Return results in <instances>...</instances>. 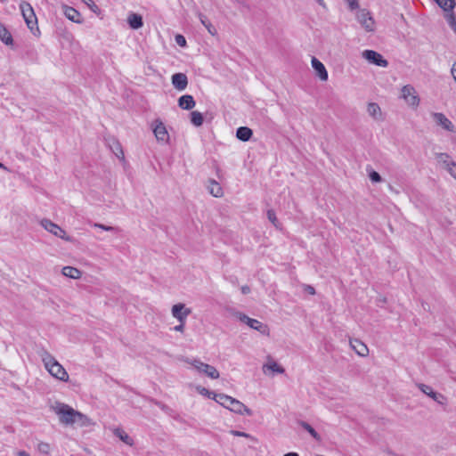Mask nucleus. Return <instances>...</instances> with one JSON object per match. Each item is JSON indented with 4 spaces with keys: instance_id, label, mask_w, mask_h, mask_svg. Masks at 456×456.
<instances>
[{
    "instance_id": "nucleus-2",
    "label": "nucleus",
    "mask_w": 456,
    "mask_h": 456,
    "mask_svg": "<svg viewBox=\"0 0 456 456\" xmlns=\"http://www.w3.org/2000/svg\"><path fill=\"white\" fill-rule=\"evenodd\" d=\"M45 368L55 379L67 382L69 380V374L62 365L45 349L42 348L38 351Z\"/></svg>"
},
{
    "instance_id": "nucleus-32",
    "label": "nucleus",
    "mask_w": 456,
    "mask_h": 456,
    "mask_svg": "<svg viewBox=\"0 0 456 456\" xmlns=\"http://www.w3.org/2000/svg\"><path fill=\"white\" fill-rule=\"evenodd\" d=\"M110 149L118 159H124V152L121 144L118 141L113 140Z\"/></svg>"
},
{
    "instance_id": "nucleus-14",
    "label": "nucleus",
    "mask_w": 456,
    "mask_h": 456,
    "mask_svg": "<svg viewBox=\"0 0 456 456\" xmlns=\"http://www.w3.org/2000/svg\"><path fill=\"white\" fill-rule=\"evenodd\" d=\"M418 387L422 393L432 398L436 403L440 404L444 403L445 397L443 395L433 391V389L429 386L425 384H419Z\"/></svg>"
},
{
    "instance_id": "nucleus-53",
    "label": "nucleus",
    "mask_w": 456,
    "mask_h": 456,
    "mask_svg": "<svg viewBox=\"0 0 456 456\" xmlns=\"http://www.w3.org/2000/svg\"><path fill=\"white\" fill-rule=\"evenodd\" d=\"M5 0H0V2H4Z\"/></svg>"
},
{
    "instance_id": "nucleus-33",
    "label": "nucleus",
    "mask_w": 456,
    "mask_h": 456,
    "mask_svg": "<svg viewBox=\"0 0 456 456\" xmlns=\"http://www.w3.org/2000/svg\"><path fill=\"white\" fill-rule=\"evenodd\" d=\"M199 18H200V22L203 24V26L208 29V31L211 34V35H215L216 34V28H214V26L208 21V18L200 13L199 14Z\"/></svg>"
},
{
    "instance_id": "nucleus-42",
    "label": "nucleus",
    "mask_w": 456,
    "mask_h": 456,
    "mask_svg": "<svg viewBox=\"0 0 456 456\" xmlns=\"http://www.w3.org/2000/svg\"><path fill=\"white\" fill-rule=\"evenodd\" d=\"M175 41L180 46L186 45V40H185L184 37H183L182 35H177L175 37Z\"/></svg>"
},
{
    "instance_id": "nucleus-38",
    "label": "nucleus",
    "mask_w": 456,
    "mask_h": 456,
    "mask_svg": "<svg viewBox=\"0 0 456 456\" xmlns=\"http://www.w3.org/2000/svg\"><path fill=\"white\" fill-rule=\"evenodd\" d=\"M37 448H38L39 452H41L42 453L47 454L50 452V445L47 443H44V442L39 443L37 445Z\"/></svg>"
},
{
    "instance_id": "nucleus-9",
    "label": "nucleus",
    "mask_w": 456,
    "mask_h": 456,
    "mask_svg": "<svg viewBox=\"0 0 456 456\" xmlns=\"http://www.w3.org/2000/svg\"><path fill=\"white\" fill-rule=\"evenodd\" d=\"M362 56L370 63L375 64L379 67L386 68L388 65V61L383 58V56L373 50H364Z\"/></svg>"
},
{
    "instance_id": "nucleus-44",
    "label": "nucleus",
    "mask_w": 456,
    "mask_h": 456,
    "mask_svg": "<svg viewBox=\"0 0 456 456\" xmlns=\"http://www.w3.org/2000/svg\"><path fill=\"white\" fill-rule=\"evenodd\" d=\"M304 290H305L306 293L310 294V295H314V294H315V289H314V288L313 286H311V285H305V286Z\"/></svg>"
},
{
    "instance_id": "nucleus-24",
    "label": "nucleus",
    "mask_w": 456,
    "mask_h": 456,
    "mask_svg": "<svg viewBox=\"0 0 456 456\" xmlns=\"http://www.w3.org/2000/svg\"><path fill=\"white\" fill-rule=\"evenodd\" d=\"M62 274L71 279H79L82 275V272L73 266H65L62 268Z\"/></svg>"
},
{
    "instance_id": "nucleus-36",
    "label": "nucleus",
    "mask_w": 456,
    "mask_h": 456,
    "mask_svg": "<svg viewBox=\"0 0 456 456\" xmlns=\"http://www.w3.org/2000/svg\"><path fill=\"white\" fill-rule=\"evenodd\" d=\"M267 217L269 219V221L275 226V227H279V222H278V219L276 217V215H275V212L273 210V209H269L267 211Z\"/></svg>"
},
{
    "instance_id": "nucleus-52",
    "label": "nucleus",
    "mask_w": 456,
    "mask_h": 456,
    "mask_svg": "<svg viewBox=\"0 0 456 456\" xmlns=\"http://www.w3.org/2000/svg\"><path fill=\"white\" fill-rule=\"evenodd\" d=\"M0 167H2V168H5V167H4V165H3L1 162H0Z\"/></svg>"
},
{
    "instance_id": "nucleus-12",
    "label": "nucleus",
    "mask_w": 456,
    "mask_h": 456,
    "mask_svg": "<svg viewBox=\"0 0 456 456\" xmlns=\"http://www.w3.org/2000/svg\"><path fill=\"white\" fill-rule=\"evenodd\" d=\"M226 409L230 410L231 411L240 414V415H246V416H252L253 411L247 407L244 403H242L240 401L232 397V399L229 401L228 405L226 406Z\"/></svg>"
},
{
    "instance_id": "nucleus-11",
    "label": "nucleus",
    "mask_w": 456,
    "mask_h": 456,
    "mask_svg": "<svg viewBox=\"0 0 456 456\" xmlns=\"http://www.w3.org/2000/svg\"><path fill=\"white\" fill-rule=\"evenodd\" d=\"M153 134L158 142L168 143L169 134L164 123L156 119L153 123Z\"/></svg>"
},
{
    "instance_id": "nucleus-47",
    "label": "nucleus",
    "mask_w": 456,
    "mask_h": 456,
    "mask_svg": "<svg viewBox=\"0 0 456 456\" xmlns=\"http://www.w3.org/2000/svg\"><path fill=\"white\" fill-rule=\"evenodd\" d=\"M241 292L243 294H248L250 292V288L248 286H242Z\"/></svg>"
},
{
    "instance_id": "nucleus-26",
    "label": "nucleus",
    "mask_w": 456,
    "mask_h": 456,
    "mask_svg": "<svg viewBox=\"0 0 456 456\" xmlns=\"http://www.w3.org/2000/svg\"><path fill=\"white\" fill-rule=\"evenodd\" d=\"M113 434L125 444L130 446L134 444V440L132 439V437H130L123 429L115 428Z\"/></svg>"
},
{
    "instance_id": "nucleus-51",
    "label": "nucleus",
    "mask_w": 456,
    "mask_h": 456,
    "mask_svg": "<svg viewBox=\"0 0 456 456\" xmlns=\"http://www.w3.org/2000/svg\"><path fill=\"white\" fill-rule=\"evenodd\" d=\"M440 156H441L442 158H445V159H448V158H449V156H448L447 154H444V153H442Z\"/></svg>"
},
{
    "instance_id": "nucleus-22",
    "label": "nucleus",
    "mask_w": 456,
    "mask_h": 456,
    "mask_svg": "<svg viewBox=\"0 0 456 456\" xmlns=\"http://www.w3.org/2000/svg\"><path fill=\"white\" fill-rule=\"evenodd\" d=\"M127 22L131 28L138 29L143 26L142 17L138 13L132 12L127 17Z\"/></svg>"
},
{
    "instance_id": "nucleus-39",
    "label": "nucleus",
    "mask_w": 456,
    "mask_h": 456,
    "mask_svg": "<svg viewBox=\"0 0 456 456\" xmlns=\"http://www.w3.org/2000/svg\"><path fill=\"white\" fill-rule=\"evenodd\" d=\"M85 4H86L89 9L91 11H93L94 12H96L99 8L98 6L94 4V2L93 0H81Z\"/></svg>"
},
{
    "instance_id": "nucleus-19",
    "label": "nucleus",
    "mask_w": 456,
    "mask_h": 456,
    "mask_svg": "<svg viewBox=\"0 0 456 456\" xmlns=\"http://www.w3.org/2000/svg\"><path fill=\"white\" fill-rule=\"evenodd\" d=\"M267 370H271L273 373L282 374L285 370L280 366L273 358L268 357L266 363L263 365V371L266 373Z\"/></svg>"
},
{
    "instance_id": "nucleus-35",
    "label": "nucleus",
    "mask_w": 456,
    "mask_h": 456,
    "mask_svg": "<svg viewBox=\"0 0 456 456\" xmlns=\"http://www.w3.org/2000/svg\"><path fill=\"white\" fill-rule=\"evenodd\" d=\"M444 163L449 174L456 179V162L444 160Z\"/></svg>"
},
{
    "instance_id": "nucleus-37",
    "label": "nucleus",
    "mask_w": 456,
    "mask_h": 456,
    "mask_svg": "<svg viewBox=\"0 0 456 456\" xmlns=\"http://www.w3.org/2000/svg\"><path fill=\"white\" fill-rule=\"evenodd\" d=\"M196 391L200 394L201 395H204V396H207L208 398H212L213 396V394H215L214 392H211L209 391L208 389L201 387V386H197L196 387Z\"/></svg>"
},
{
    "instance_id": "nucleus-5",
    "label": "nucleus",
    "mask_w": 456,
    "mask_h": 456,
    "mask_svg": "<svg viewBox=\"0 0 456 456\" xmlns=\"http://www.w3.org/2000/svg\"><path fill=\"white\" fill-rule=\"evenodd\" d=\"M401 93L402 98L410 107L416 109L419 105V97L412 86L406 85L403 86Z\"/></svg>"
},
{
    "instance_id": "nucleus-18",
    "label": "nucleus",
    "mask_w": 456,
    "mask_h": 456,
    "mask_svg": "<svg viewBox=\"0 0 456 456\" xmlns=\"http://www.w3.org/2000/svg\"><path fill=\"white\" fill-rule=\"evenodd\" d=\"M367 112L376 121H383L384 117L380 107L376 102H370L367 106Z\"/></svg>"
},
{
    "instance_id": "nucleus-29",
    "label": "nucleus",
    "mask_w": 456,
    "mask_h": 456,
    "mask_svg": "<svg viewBox=\"0 0 456 456\" xmlns=\"http://www.w3.org/2000/svg\"><path fill=\"white\" fill-rule=\"evenodd\" d=\"M212 399L215 400L217 403L225 407L228 405L229 401L232 399V396H229L224 394H213Z\"/></svg>"
},
{
    "instance_id": "nucleus-31",
    "label": "nucleus",
    "mask_w": 456,
    "mask_h": 456,
    "mask_svg": "<svg viewBox=\"0 0 456 456\" xmlns=\"http://www.w3.org/2000/svg\"><path fill=\"white\" fill-rule=\"evenodd\" d=\"M203 121L204 118L200 112L195 110L191 113V122L195 126H200L203 124Z\"/></svg>"
},
{
    "instance_id": "nucleus-43",
    "label": "nucleus",
    "mask_w": 456,
    "mask_h": 456,
    "mask_svg": "<svg viewBox=\"0 0 456 456\" xmlns=\"http://www.w3.org/2000/svg\"><path fill=\"white\" fill-rule=\"evenodd\" d=\"M231 434L234 436L250 437V435H248L245 432L237 431V430H232Z\"/></svg>"
},
{
    "instance_id": "nucleus-21",
    "label": "nucleus",
    "mask_w": 456,
    "mask_h": 456,
    "mask_svg": "<svg viewBox=\"0 0 456 456\" xmlns=\"http://www.w3.org/2000/svg\"><path fill=\"white\" fill-rule=\"evenodd\" d=\"M196 102L193 97L190 94H184L178 99V106L186 110H190L194 108Z\"/></svg>"
},
{
    "instance_id": "nucleus-34",
    "label": "nucleus",
    "mask_w": 456,
    "mask_h": 456,
    "mask_svg": "<svg viewBox=\"0 0 456 456\" xmlns=\"http://www.w3.org/2000/svg\"><path fill=\"white\" fill-rule=\"evenodd\" d=\"M92 226L94 227V228H98V229L106 231V232H120V229L118 227L109 226V225H105V224H99V223H94L92 224Z\"/></svg>"
},
{
    "instance_id": "nucleus-17",
    "label": "nucleus",
    "mask_w": 456,
    "mask_h": 456,
    "mask_svg": "<svg viewBox=\"0 0 456 456\" xmlns=\"http://www.w3.org/2000/svg\"><path fill=\"white\" fill-rule=\"evenodd\" d=\"M62 9H63V13L67 19H69V20H71L73 22L78 23V24L82 23L83 20H82L81 14L75 8L68 6V5H63Z\"/></svg>"
},
{
    "instance_id": "nucleus-1",
    "label": "nucleus",
    "mask_w": 456,
    "mask_h": 456,
    "mask_svg": "<svg viewBox=\"0 0 456 456\" xmlns=\"http://www.w3.org/2000/svg\"><path fill=\"white\" fill-rule=\"evenodd\" d=\"M53 411L59 417V420L65 426L77 425L80 428L90 427L93 420L80 411L74 410L71 406L63 403H55Z\"/></svg>"
},
{
    "instance_id": "nucleus-23",
    "label": "nucleus",
    "mask_w": 456,
    "mask_h": 456,
    "mask_svg": "<svg viewBox=\"0 0 456 456\" xmlns=\"http://www.w3.org/2000/svg\"><path fill=\"white\" fill-rule=\"evenodd\" d=\"M252 134V130L247 126H240L236 131L237 138L242 142H248L251 138Z\"/></svg>"
},
{
    "instance_id": "nucleus-15",
    "label": "nucleus",
    "mask_w": 456,
    "mask_h": 456,
    "mask_svg": "<svg viewBox=\"0 0 456 456\" xmlns=\"http://www.w3.org/2000/svg\"><path fill=\"white\" fill-rule=\"evenodd\" d=\"M312 67L316 72V75L319 77V78L322 81H327L328 80V71L325 68V66L322 64V61H320L317 58L313 57L312 58Z\"/></svg>"
},
{
    "instance_id": "nucleus-6",
    "label": "nucleus",
    "mask_w": 456,
    "mask_h": 456,
    "mask_svg": "<svg viewBox=\"0 0 456 456\" xmlns=\"http://www.w3.org/2000/svg\"><path fill=\"white\" fill-rule=\"evenodd\" d=\"M41 225L49 232L53 234L56 237H59L66 241H72V238L67 235L66 232L61 229L58 224L53 223L49 219H43L41 221Z\"/></svg>"
},
{
    "instance_id": "nucleus-7",
    "label": "nucleus",
    "mask_w": 456,
    "mask_h": 456,
    "mask_svg": "<svg viewBox=\"0 0 456 456\" xmlns=\"http://www.w3.org/2000/svg\"><path fill=\"white\" fill-rule=\"evenodd\" d=\"M191 364L200 372L203 373L210 379H216L219 378L218 370L212 365L204 363L200 360H193Z\"/></svg>"
},
{
    "instance_id": "nucleus-8",
    "label": "nucleus",
    "mask_w": 456,
    "mask_h": 456,
    "mask_svg": "<svg viewBox=\"0 0 456 456\" xmlns=\"http://www.w3.org/2000/svg\"><path fill=\"white\" fill-rule=\"evenodd\" d=\"M239 320L246 323L253 330L259 331L261 334L269 335V328L266 324L259 322L258 320L252 319L244 314H239Z\"/></svg>"
},
{
    "instance_id": "nucleus-45",
    "label": "nucleus",
    "mask_w": 456,
    "mask_h": 456,
    "mask_svg": "<svg viewBox=\"0 0 456 456\" xmlns=\"http://www.w3.org/2000/svg\"><path fill=\"white\" fill-rule=\"evenodd\" d=\"M185 323L186 322H179L178 325L174 327V330L178 331V332H183Z\"/></svg>"
},
{
    "instance_id": "nucleus-50",
    "label": "nucleus",
    "mask_w": 456,
    "mask_h": 456,
    "mask_svg": "<svg viewBox=\"0 0 456 456\" xmlns=\"http://www.w3.org/2000/svg\"><path fill=\"white\" fill-rule=\"evenodd\" d=\"M316 2H317L320 5H322V6H325V3H324V1H323V0H316Z\"/></svg>"
},
{
    "instance_id": "nucleus-46",
    "label": "nucleus",
    "mask_w": 456,
    "mask_h": 456,
    "mask_svg": "<svg viewBox=\"0 0 456 456\" xmlns=\"http://www.w3.org/2000/svg\"><path fill=\"white\" fill-rule=\"evenodd\" d=\"M452 75L454 78V81L456 82V62L453 63L452 69H451Z\"/></svg>"
},
{
    "instance_id": "nucleus-16",
    "label": "nucleus",
    "mask_w": 456,
    "mask_h": 456,
    "mask_svg": "<svg viewBox=\"0 0 456 456\" xmlns=\"http://www.w3.org/2000/svg\"><path fill=\"white\" fill-rule=\"evenodd\" d=\"M172 84L174 87L179 91H183L187 87L188 78L183 73H175L172 76Z\"/></svg>"
},
{
    "instance_id": "nucleus-13",
    "label": "nucleus",
    "mask_w": 456,
    "mask_h": 456,
    "mask_svg": "<svg viewBox=\"0 0 456 456\" xmlns=\"http://www.w3.org/2000/svg\"><path fill=\"white\" fill-rule=\"evenodd\" d=\"M432 117L438 126H441L444 129L452 132L454 130V126L451 122L449 118H446V116L440 112H435L432 114Z\"/></svg>"
},
{
    "instance_id": "nucleus-41",
    "label": "nucleus",
    "mask_w": 456,
    "mask_h": 456,
    "mask_svg": "<svg viewBox=\"0 0 456 456\" xmlns=\"http://www.w3.org/2000/svg\"><path fill=\"white\" fill-rule=\"evenodd\" d=\"M346 3L351 10H355L359 8L358 0H346Z\"/></svg>"
},
{
    "instance_id": "nucleus-10",
    "label": "nucleus",
    "mask_w": 456,
    "mask_h": 456,
    "mask_svg": "<svg viewBox=\"0 0 456 456\" xmlns=\"http://www.w3.org/2000/svg\"><path fill=\"white\" fill-rule=\"evenodd\" d=\"M171 314L178 322H186L188 316L191 314V309L186 307L183 303H178L172 306Z\"/></svg>"
},
{
    "instance_id": "nucleus-3",
    "label": "nucleus",
    "mask_w": 456,
    "mask_h": 456,
    "mask_svg": "<svg viewBox=\"0 0 456 456\" xmlns=\"http://www.w3.org/2000/svg\"><path fill=\"white\" fill-rule=\"evenodd\" d=\"M20 9L22 17H23L28 28L31 31V33L34 34L35 36H38L40 32H39L38 26H37V18L35 14L34 9L30 5V4H28L27 2H21L20 4Z\"/></svg>"
},
{
    "instance_id": "nucleus-49",
    "label": "nucleus",
    "mask_w": 456,
    "mask_h": 456,
    "mask_svg": "<svg viewBox=\"0 0 456 456\" xmlns=\"http://www.w3.org/2000/svg\"><path fill=\"white\" fill-rule=\"evenodd\" d=\"M283 456H299V454L297 452H288V453L284 454Z\"/></svg>"
},
{
    "instance_id": "nucleus-48",
    "label": "nucleus",
    "mask_w": 456,
    "mask_h": 456,
    "mask_svg": "<svg viewBox=\"0 0 456 456\" xmlns=\"http://www.w3.org/2000/svg\"><path fill=\"white\" fill-rule=\"evenodd\" d=\"M17 456H30V455L25 451H19L17 452Z\"/></svg>"
},
{
    "instance_id": "nucleus-28",
    "label": "nucleus",
    "mask_w": 456,
    "mask_h": 456,
    "mask_svg": "<svg viewBox=\"0 0 456 456\" xmlns=\"http://www.w3.org/2000/svg\"><path fill=\"white\" fill-rule=\"evenodd\" d=\"M439 7H441L445 12H451L455 7L454 0H434Z\"/></svg>"
},
{
    "instance_id": "nucleus-4",
    "label": "nucleus",
    "mask_w": 456,
    "mask_h": 456,
    "mask_svg": "<svg viewBox=\"0 0 456 456\" xmlns=\"http://www.w3.org/2000/svg\"><path fill=\"white\" fill-rule=\"evenodd\" d=\"M356 20L366 32H374L376 28L375 20L367 9H360L356 12Z\"/></svg>"
},
{
    "instance_id": "nucleus-20",
    "label": "nucleus",
    "mask_w": 456,
    "mask_h": 456,
    "mask_svg": "<svg viewBox=\"0 0 456 456\" xmlns=\"http://www.w3.org/2000/svg\"><path fill=\"white\" fill-rule=\"evenodd\" d=\"M350 346L353 350L360 356H366L369 353L367 346L359 339L350 340Z\"/></svg>"
},
{
    "instance_id": "nucleus-25",
    "label": "nucleus",
    "mask_w": 456,
    "mask_h": 456,
    "mask_svg": "<svg viewBox=\"0 0 456 456\" xmlns=\"http://www.w3.org/2000/svg\"><path fill=\"white\" fill-rule=\"evenodd\" d=\"M0 40L6 45H12L13 39L9 30L0 23Z\"/></svg>"
},
{
    "instance_id": "nucleus-27",
    "label": "nucleus",
    "mask_w": 456,
    "mask_h": 456,
    "mask_svg": "<svg viewBox=\"0 0 456 456\" xmlns=\"http://www.w3.org/2000/svg\"><path fill=\"white\" fill-rule=\"evenodd\" d=\"M208 191L211 195L216 198L221 197L223 195L222 187L217 182L214 180L209 181Z\"/></svg>"
},
{
    "instance_id": "nucleus-30",
    "label": "nucleus",
    "mask_w": 456,
    "mask_h": 456,
    "mask_svg": "<svg viewBox=\"0 0 456 456\" xmlns=\"http://www.w3.org/2000/svg\"><path fill=\"white\" fill-rule=\"evenodd\" d=\"M299 425L305 430L307 431L311 436L315 439L316 441H320L321 440V436L314 430V428L309 425L307 422L305 421H299Z\"/></svg>"
},
{
    "instance_id": "nucleus-40",
    "label": "nucleus",
    "mask_w": 456,
    "mask_h": 456,
    "mask_svg": "<svg viewBox=\"0 0 456 456\" xmlns=\"http://www.w3.org/2000/svg\"><path fill=\"white\" fill-rule=\"evenodd\" d=\"M369 176H370V179L372 182H374V183H379V182H380V181H381V176H380V175H379L378 172H376V171H372V172H370Z\"/></svg>"
}]
</instances>
